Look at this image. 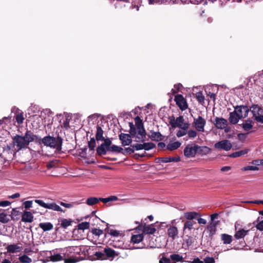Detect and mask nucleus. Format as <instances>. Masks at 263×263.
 Here are the masks:
<instances>
[{"mask_svg": "<svg viewBox=\"0 0 263 263\" xmlns=\"http://www.w3.org/2000/svg\"><path fill=\"white\" fill-rule=\"evenodd\" d=\"M170 258L174 262H183V258L178 254H173L170 256Z\"/></svg>", "mask_w": 263, "mask_h": 263, "instance_id": "43", "label": "nucleus"}, {"mask_svg": "<svg viewBox=\"0 0 263 263\" xmlns=\"http://www.w3.org/2000/svg\"><path fill=\"white\" fill-rule=\"evenodd\" d=\"M107 151L111 152L120 153L123 154V155H125V153L123 152V149L122 147L117 146L116 145H111L108 148V149H107Z\"/></svg>", "mask_w": 263, "mask_h": 263, "instance_id": "36", "label": "nucleus"}, {"mask_svg": "<svg viewBox=\"0 0 263 263\" xmlns=\"http://www.w3.org/2000/svg\"><path fill=\"white\" fill-rule=\"evenodd\" d=\"M219 221H211L209 224L207 226L206 229L209 231V237L212 239V237L215 234L216 232V227L219 223Z\"/></svg>", "mask_w": 263, "mask_h": 263, "instance_id": "21", "label": "nucleus"}, {"mask_svg": "<svg viewBox=\"0 0 263 263\" xmlns=\"http://www.w3.org/2000/svg\"><path fill=\"white\" fill-rule=\"evenodd\" d=\"M15 154L16 153L11 148V146L7 145V146L4 148L2 158L5 160L9 161L13 160Z\"/></svg>", "mask_w": 263, "mask_h": 263, "instance_id": "10", "label": "nucleus"}, {"mask_svg": "<svg viewBox=\"0 0 263 263\" xmlns=\"http://www.w3.org/2000/svg\"><path fill=\"white\" fill-rule=\"evenodd\" d=\"M104 141V145H105V147L106 149H108V148L111 146V141L110 140L109 138H104L103 140Z\"/></svg>", "mask_w": 263, "mask_h": 263, "instance_id": "61", "label": "nucleus"}, {"mask_svg": "<svg viewBox=\"0 0 263 263\" xmlns=\"http://www.w3.org/2000/svg\"><path fill=\"white\" fill-rule=\"evenodd\" d=\"M196 98L198 102L203 105L204 102V96L203 95L202 91L197 92L196 93Z\"/></svg>", "mask_w": 263, "mask_h": 263, "instance_id": "47", "label": "nucleus"}, {"mask_svg": "<svg viewBox=\"0 0 263 263\" xmlns=\"http://www.w3.org/2000/svg\"><path fill=\"white\" fill-rule=\"evenodd\" d=\"M193 123L196 130L199 132H204L206 121L201 116H199L197 118H194Z\"/></svg>", "mask_w": 263, "mask_h": 263, "instance_id": "14", "label": "nucleus"}, {"mask_svg": "<svg viewBox=\"0 0 263 263\" xmlns=\"http://www.w3.org/2000/svg\"><path fill=\"white\" fill-rule=\"evenodd\" d=\"M159 160L161 162L168 163L171 162H179L180 161V158L179 156L177 157H161L158 158Z\"/></svg>", "mask_w": 263, "mask_h": 263, "instance_id": "27", "label": "nucleus"}, {"mask_svg": "<svg viewBox=\"0 0 263 263\" xmlns=\"http://www.w3.org/2000/svg\"><path fill=\"white\" fill-rule=\"evenodd\" d=\"M196 222L193 220H186L183 224V231L184 232L186 229H188L191 231L193 229L194 224H196Z\"/></svg>", "mask_w": 263, "mask_h": 263, "instance_id": "33", "label": "nucleus"}, {"mask_svg": "<svg viewBox=\"0 0 263 263\" xmlns=\"http://www.w3.org/2000/svg\"><path fill=\"white\" fill-rule=\"evenodd\" d=\"M23 138L26 140L27 144L29 145L30 142L37 140V136L33 134L31 130H27Z\"/></svg>", "mask_w": 263, "mask_h": 263, "instance_id": "22", "label": "nucleus"}, {"mask_svg": "<svg viewBox=\"0 0 263 263\" xmlns=\"http://www.w3.org/2000/svg\"><path fill=\"white\" fill-rule=\"evenodd\" d=\"M151 134L148 135L149 138L153 141H160L163 140V136L160 132L150 131Z\"/></svg>", "mask_w": 263, "mask_h": 263, "instance_id": "24", "label": "nucleus"}, {"mask_svg": "<svg viewBox=\"0 0 263 263\" xmlns=\"http://www.w3.org/2000/svg\"><path fill=\"white\" fill-rule=\"evenodd\" d=\"M104 250L102 252H96L94 254V256L96 257V258L98 260H105V257L104 256Z\"/></svg>", "mask_w": 263, "mask_h": 263, "instance_id": "52", "label": "nucleus"}, {"mask_svg": "<svg viewBox=\"0 0 263 263\" xmlns=\"http://www.w3.org/2000/svg\"><path fill=\"white\" fill-rule=\"evenodd\" d=\"M235 228L236 232L234 235V237L236 239L243 238L249 232V230H246L241 228L238 229V226L236 225L235 226Z\"/></svg>", "mask_w": 263, "mask_h": 263, "instance_id": "19", "label": "nucleus"}, {"mask_svg": "<svg viewBox=\"0 0 263 263\" xmlns=\"http://www.w3.org/2000/svg\"><path fill=\"white\" fill-rule=\"evenodd\" d=\"M143 227V232L145 234H153L156 231V229L154 227V224H151L149 225H146L145 223L142 225L140 224L138 227Z\"/></svg>", "mask_w": 263, "mask_h": 263, "instance_id": "20", "label": "nucleus"}, {"mask_svg": "<svg viewBox=\"0 0 263 263\" xmlns=\"http://www.w3.org/2000/svg\"><path fill=\"white\" fill-rule=\"evenodd\" d=\"M234 107V110L236 111L241 119L246 118L250 111V109L247 105H237Z\"/></svg>", "mask_w": 263, "mask_h": 263, "instance_id": "9", "label": "nucleus"}, {"mask_svg": "<svg viewBox=\"0 0 263 263\" xmlns=\"http://www.w3.org/2000/svg\"><path fill=\"white\" fill-rule=\"evenodd\" d=\"M129 126L130 127L129 129V133L131 135V136L136 137V128L135 127V125H134L133 122H129Z\"/></svg>", "mask_w": 263, "mask_h": 263, "instance_id": "51", "label": "nucleus"}, {"mask_svg": "<svg viewBox=\"0 0 263 263\" xmlns=\"http://www.w3.org/2000/svg\"><path fill=\"white\" fill-rule=\"evenodd\" d=\"M39 142L43 144L45 146L54 148L56 152H59L62 150L63 139L59 136L56 137L47 136L40 139Z\"/></svg>", "mask_w": 263, "mask_h": 263, "instance_id": "1", "label": "nucleus"}, {"mask_svg": "<svg viewBox=\"0 0 263 263\" xmlns=\"http://www.w3.org/2000/svg\"><path fill=\"white\" fill-rule=\"evenodd\" d=\"M172 128H176L177 127L181 128V129H187L189 128V124L184 122V119L182 116H180L176 119L174 117L170 119L169 121Z\"/></svg>", "mask_w": 263, "mask_h": 263, "instance_id": "4", "label": "nucleus"}, {"mask_svg": "<svg viewBox=\"0 0 263 263\" xmlns=\"http://www.w3.org/2000/svg\"><path fill=\"white\" fill-rule=\"evenodd\" d=\"M96 150L97 154L99 156L104 155L106 154V149L102 148V146H98Z\"/></svg>", "mask_w": 263, "mask_h": 263, "instance_id": "57", "label": "nucleus"}, {"mask_svg": "<svg viewBox=\"0 0 263 263\" xmlns=\"http://www.w3.org/2000/svg\"><path fill=\"white\" fill-rule=\"evenodd\" d=\"M221 240L223 244H230L232 241V236L227 234H222L221 235Z\"/></svg>", "mask_w": 263, "mask_h": 263, "instance_id": "35", "label": "nucleus"}, {"mask_svg": "<svg viewBox=\"0 0 263 263\" xmlns=\"http://www.w3.org/2000/svg\"><path fill=\"white\" fill-rule=\"evenodd\" d=\"M57 165H58L57 160H54V161L53 160V161H51L49 162L47 164L46 166L48 169H50V168H51L53 167H55Z\"/></svg>", "mask_w": 263, "mask_h": 263, "instance_id": "58", "label": "nucleus"}, {"mask_svg": "<svg viewBox=\"0 0 263 263\" xmlns=\"http://www.w3.org/2000/svg\"><path fill=\"white\" fill-rule=\"evenodd\" d=\"M184 245L185 249H189V248L192 245L194 242V240L191 236H187V238L184 240Z\"/></svg>", "mask_w": 263, "mask_h": 263, "instance_id": "48", "label": "nucleus"}, {"mask_svg": "<svg viewBox=\"0 0 263 263\" xmlns=\"http://www.w3.org/2000/svg\"><path fill=\"white\" fill-rule=\"evenodd\" d=\"M104 131L102 127L99 125L97 126V132L96 134V139L97 141H103L104 139L103 137Z\"/></svg>", "mask_w": 263, "mask_h": 263, "instance_id": "29", "label": "nucleus"}, {"mask_svg": "<svg viewBox=\"0 0 263 263\" xmlns=\"http://www.w3.org/2000/svg\"><path fill=\"white\" fill-rule=\"evenodd\" d=\"M171 258L165 257H162L159 260V263H176L175 262H171Z\"/></svg>", "mask_w": 263, "mask_h": 263, "instance_id": "63", "label": "nucleus"}, {"mask_svg": "<svg viewBox=\"0 0 263 263\" xmlns=\"http://www.w3.org/2000/svg\"><path fill=\"white\" fill-rule=\"evenodd\" d=\"M249 151V149L248 148H245L242 150L235 152L234 153H232L229 155V157L231 158H236L238 157L243 155H245L247 154L248 152Z\"/></svg>", "mask_w": 263, "mask_h": 263, "instance_id": "31", "label": "nucleus"}, {"mask_svg": "<svg viewBox=\"0 0 263 263\" xmlns=\"http://www.w3.org/2000/svg\"><path fill=\"white\" fill-rule=\"evenodd\" d=\"M213 123L215 127L218 129H223L228 125L227 120L222 117H216Z\"/></svg>", "mask_w": 263, "mask_h": 263, "instance_id": "17", "label": "nucleus"}, {"mask_svg": "<svg viewBox=\"0 0 263 263\" xmlns=\"http://www.w3.org/2000/svg\"><path fill=\"white\" fill-rule=\"evenodd\" d=\"M18 259L21 263H31L32 262V259L26 254L20 256Z\"/></svg>", "mask_w": 263, "mask_h": 263, "instance_id": "46", "label": "nucleus"}, {"mask_svg": "<svg viewBox=\"0 0 263 263\" xmlns=\"http://www.w3.org/2000/svg\"><path fill=\"white\" fill-rule=\"evenodd\" d=\"M21 244H13L8 245L6 247L7 252L11 253H14L20 251L22 249V247L20 246Z\"/></svg>", "mask_w": 263, "mask_h": 263, "instance_id": "26", "label": "nucleus"}, {"mask_svg": "<svg viewBox=\"0 0 263 263\" xmlns=\"http://www.w3.org/2000/svg\"><path fill=\"white\" fill-rule=\"evenodd\" d=\"M232 147V144L228 140H223L216 142L214 144L215 148L218 150H224L226 151H228L231 149Z\"/></svg>", "mask_w": 263, "mask_h": 263, "instance_id": "7", "label": "nucleus"}, {"mask_svg": "<svg viewBox=\"0 0 263 263\" xmlns=\"http://www.w3.org/2000/svg\"><path fill=\"white\" fill-rule=\"evenodd\" d=\"M12 139L13 143L18 147V150L26 147L28 145L23 136L17 135L14 136Z\"/></svg>", "mask_w": 263, "mask_h": 263, "instance_id": "11", "label": "nucleus"}, {"mask_svg": "<svg viewBox=\"0 0 263 263\" xmlns=\"http://www.w3.org/2000/svg\"><path fill=\"white\" fill-rule=\"evenodd\" d=\"M64 256H62L60 254H54L50 256V260L53 262L61 261L64 259Z\"/></svg>", "mask_w": 263, "mask_h": 263, "instance_id": "49", "label": "nucleus"}, {"mask_svg": "<svg viewBox=\"0 0 263 263\" xmlns=\"http://www.w3.org/2000/svg\"><path fill=\"white\" fill-rule=\"evenodd\" d=\"M113 242L115 243L113 246L115 248H120L124 245L123 241L118 239V240H114Z\"/></svg>", "mask_w": 263, "mask_h": 263, "instance_id": "60", "label": "nucleus"}, {"mask_svg": "<svg viewBox=\"0 0 263 263\" xmlns=\"http://www.w3.org/2000/svg\"><path fill=\"white\" fill-rule=\"evenodd\" d=\"M79 156L82 158H86L87 153V148L85 147L84 148H81L79 150Z\"/></svg>", "mask_w": 263, "mask_h": 263, "instance_id": "59", "label": "nucleus"}, {"mask_svg": "<svg viewBox=\"0 0 263 263\" xmlns=\"http://www.w3.org/2000/svg\"><path fill=\"white\" fill-rule=\"evenodd\" d=\"M119 138L123 146L129 145L132 142V136L129 134L121 133L119 135Z\"/></svg>", "mask_w": 263, "mask_h": 263, "instance_id": "15", "label": "nucleus"}, {"mask_svg": "<svg viewBox=\"0 0 263 263\" xmlns=\"http://www.w3.org/2000/svg\"><path fill=\"white\" fill-rule=\"evenodd\" d=\"M39 226L44 231L51 230L53 228V224L50 222L40 223H39Z\"/></svg>", "mask_w": 263, "mask_h": 263, "instance_id": "32", "label": "nucleus"}, {"mask_svg": "<svg viewBox=\"0 0 263 263\" xmlns=\"http://www.w3.org/2000/svg\"><path fill=\"white\" fill-rule=\"evenodd\" d=\"M143 239V234L133 235L131 237V242L134 243H138Z\"/></svg>", "mask_w": 263, "mask_h": 263, "instance_id": "37", "label": "nucleus"}, {"mask_svg": "<svg viewBox=\"0 0 263 263\" xmlns=\"http://www.w3.org/2000/svg\"><path fill=\"white\" fill-rule=\"evenodd\" d=\"M135 125L138 132V135L136 136L135 141L143 142L145 140L146 133L144 127L142 120L139 116L135 118Z\"/></svg>", "mask_w": 263, "mask_h": 263, "instance_id": "2", "label": "nucleus"}, {"mask_svg": "<svg viewBox=\"0 0 263 263\" xmlns=\"http://www.w3.org/2000/svg\"><path fill=\"white\" fill-rule=\"evenodd\" d=\"M204 263H215V259L213 257H206L204 259Z\"/></svg>", "mask_w": 263, "mask_h": 263, "instance_id": "64", "label": "nucleus"}, {"mask_svg": "<svg viewBox=\"0 0 263 263\" xmlns=\"http://www.w3.org/2000/svg\"><path fill=\"white\" fill-rule=\"evenodd\" d=\"M80 250V249L78 247L69 246L63 249L62 251H63L64 257H66V256H68L72 254L78 253H79Z\"/></svg>", "mask_w": 263, "mask_h": 263, "instance_id": "18", "label": "nucleus"}, {"mask_svg": "<svg viewBox=\"0 0 263 263\" xmlns=\"http://www.w3.org/2000/svg\"><path fill=\"white\" fill-rule=\"evenodd\" d=\"M61 227L64 229L67 228L68 227L71 225L72 220L71 219L62 218L61 220Z\"/></svg>", "mask_w": 263, "mask_h": 263, "instance_id": "38", "label": "nucleus"}, {"mask_svg": "<svg viewBox=\"0 0 263 263\" xmlns=\"http://www.w3.org/2000/svg\"><path fill=\"white\" fill-rule=\"evenodd\" d=\"M88 144V147L90 150H93L96 145L95 139L94 138H91Z\"/></svg>", "mask_w": 263, "mask_h": 263, "instance_id": "55", "label": "nucleus"}, {"mask_svg": "<svg viewBox=\"0 0 263 263\" xmlns=\"http://www.w3.org/2000/svg\"><path fill=\"white\" fill-rule=\"evenodd\" d=\"M104 231L107 233L114 237H118L120 234L119 231L116 230L109 229L108 227H107Z\"/></svg>", "mask_w": 263, "mask_h": 263, "instance_id": "44", "label": "nucleus"}, {"mask_svg": "<svg viewBox=\"0 0 263 263\" xmlns=\"http://www.w3.org/2000/svg\"><path fill=\"white\" fill-rule=\"evenodd\" d=\"M21 212L16 210L13 209L11 213V219L13 220H17L20 218Z\"/></svg>", "mask_w": 263, "mask_h": 263, "instance_id": "42", "label": "nucleus"}, {"mask_svg": "<svg viewBox=\"0 0 263 263\" xmlns=\"http://www.w3.org/2000/svg\"><path fill=\"white\" fill-rule=\"evenodd\" d=\"M90 223L88 222H83L78 225V228L79 230H84L89 229Z\"/></svg>", "mask_w": 263, "mask_h": 263, "instance_id": "50", "label": "nucleus"}, {"mask_svg": "<svg viewBox=\"0 0 263 263\" xmlns=\"http://www.w3.org/2000/svg\"><path fill=\"white\" fill-rule=\"evenodd\" d=\"M241 126L244 130L249 131L252 127V121L250 119H248L245 121V122L241 124Z\"/></svg>", "mask_w": 263, "mask_h": 263, "instance_id": "34", "label": "nucleus"}, {"mask_svg": "<svg viewBox=\"0 0 263 263\" xmlns=\"http://www.w3.org/2000/svg\"><path fill=\"white\" fill-rule=\"evenodd\" d=\"M259 168L256 166L249 165L242 167L241 170L243 171H257Z\"/></svg>", "mask_w": 263, "mask_h": 263, "instance_id": "56", "label": "nucleus"}, {"mask_svg": "<svg viewBox=\"0 0 263 263\" xmlns=\"http://www.w3.org/2000/svg\"><path fill=\"white\" fill-rule=\"evenodd\" d=\"M91 233L97 238L93 241V243L95 245L102 244L104 239L107 237V233H105L103 237L101 239H99V237L104 234L103 230L99 229L93 228Z\"/></svg>", "mask_w": 263, "mask_h": 263, "instance_id": "6", "label": "nucleus"}, {"mask_svg": "<svg viewBox=\"0 0 263 263\" xmlns=\"http://www.w3.org/2000/svg\"><path fill=\"white\" fill-rule=\"evenodd\" d=\"M203 147L198 146L195 144H188L184 149V155L187 158L194 157L197 153H200L203 149Z\"/></svg>", "mask_w": 263, "mask_h": 263, "instance_id": "3", "label": "nucleus"}, {"mask_svg": "<svg viewBox=\"0 0 263 263\" xmlns=\"http://www.w3.org/2000/svg\"><path fill=\"white\" fill-rule=\"evenodd\" d=\"M174 101L176 102L177 105L182 111L187 108L188 105L186 99L182 95L178 94L176 95Z\"/></svg>", "mask_w": 263, "mask_h": 263, "instance_id": "8", "label": "nucleus"}, {"mask_svg": "<svg viewBox=\"0 0 263 263\" xmlns=\"http://www.w3.org/2000/svg\"><path fill=\"white\" fill-rule=\"evenodd\" d=\"M9 219L7 218V215L4 213H0V222L3 223H7L9 221Z\"/></svg>", "mask_w": 263, "mask_h": 263, "instance_id": "54", "label": "nucleus"}, {"mask_svg": "<svg viewBox=\"0 0 263 263\" xmlns=\"http://www.w3.org/2000/svg\"><path fill=\"white\" fill-rule=\"evenodd\" d=\"M118 200V198L116 196H110L107 198H99V201H101L104 203H106L108 202L115 201Z\"/></svg>", "mask_w": 263, "mask_h": 263, "instance_id": "39", "label": "nucleus"}, {"mask_svg": "<svg viewBox=\"0 0 263 263\" xmlns=\"http://www.w3.org/2000/svg\"><path fill=\"white\" fill-rule=\"evenodd\" d=\"M99 202V198L91 197L87 198L86 201V203L89 206H92L98 203Z\"/></svg>", "mask_w": 263, "mask_h": 263, "instance_id": "41", "label": "nucleus"}, {"mask_svg": "<svg viewBox=\"0 0 263 263\" xmlns=\"http://www.w3.org/2000/svg\"><path fill=\"white\" fill-rule=\"evenodd\" d=\"M60 204L64 207H65L66 208H72L74 205H77L79 204V202H73L70 203H67L63 202L62 201H60L59 202Z\"/></svg>", "mask_w": 263, "mask_h": 263, "instance_id": "53", "label": "nucleus"}, {"mask_svg": "<svg viewBox=\"0 0 263 263\" xmlns=\"http://www.w3.org/2000/svg\"><path fill=\"white\" fill-rule=\"evenodd\" d=\"M104 256L105 259L112 260L115 257L120 256V252L115 251L114 249L106 246L104 248Z\"/></svg>", "mask_w": 263, "mask_h": 263, "instance_id": "12", "label": "nucleus"}, {"mask_svg": "<svg viewBox=\"0 0 263 263\" xmlns=\"http://www.w3.org/2000/svg\"><path fill=\"white\" fill-rule=\"evenodd\" d=\"M189 138H194L197 136V133L196 131L191 129L187 132Z\"/></svg>", "mask_w": 263, "mask_h": 263, "instance_id": "62", "label": "nucleus"}, {"mask_svg": "<svg viewBox=\"0 0 263 263\" xmlns=\"http://www.w3.org/2000/svg\"><path fill=\"white\" fill-rule=\"evenodd\" d=\"M181 145V143L176 141L173 143H169L167 145V149L170 151H174L179 148Z\"/></svg>", "mask_w": 263, "mask_h": 263, "instance_id": "40", "label": "nucleus"}, {"mask_svg": "<svg viewBox=\"0 0 263 263\" xmlns=\"http://www.w3.org/2000/svg\"><path fill=\"white\" fill-rule=\"evenodd\" d=\"M167 234L169 237H171L173 240L178 237V230L176 227L167 225Z\"/></svg>", "mask_w": 263, "mask_h": 263, "instance_id": "16", "label": "nucleus"}, {"mask_svg": "<svg viewBox=\"0 0 263 263\" xmlns=\"http://www.w3.org/2000/svg\"><path fill=\"white\" fill-rule=\"evenodd\" d=\"M249 109L255 118L262 112V109L257 104L252 105Z\"/></svg>", "mask_w": 263, "mask_h": 263, "instance_id": "28", "label": "nucleus"}, {"mask_svg": "<svg viewBox=\"0 0 263 263\" xmlns=\"http://www.w3.org/2000/svg\"><path fill=\"white\" fill-rule=\"evenodd\" d=\"M132 147L135 148L136 151H139L141 149H145L146 151H149L155 147L156 145L152 142L144 143L143 144L137 143L135 144L131 145Z\"/></svg>", "mask_w": 263, "mask_h": 263, "instance_id": "13", "label": "nucleus"}, {"mask_svg": "<svg viewBox=\"0 0 263 263\" xmlns=\"http://www.w3.org/2000/svg\"><path fill=\"white\" fill-rule=\"evenodd\" d=\"M200 216V214L196 212H188L184 214V217L187 220H193L195 219L197 216Z\"/></svg>", "mask_w": 263, "mask_h": 263, "instance_id": "30", "label": "nucleus"}, {"mask_svg": "<svg viewBox=\"0 0 263 263\" xmlns=\"http://www.w3.org/2000/svg\"><path fill=\"white\" fill-rule=\"evenodd\" d=\"M22 221L25 222H32L33 221V216L30 212L24 211L22 215Z\"/></svg>", "mask_w": 263, "mask_h": 263, "instance_id": "25", "label": "nucleus"}, {"mask_svg": "<svg viewBox=\"0 0 263 263\" xmlns=\"http://www.w3.org/2000/svg\"><path fill=\"white\" fill-rule=\"evenodd\" d=\"M34 201L43 208L52 210L55 211L65 212V211L55 203H45L43 200L40 199H36Z\"/></svg>", "mask_w": 263, "mask_h": 263, "instance_id": "5", "label": "nucleus"}, {"mask_svg": "<svg viewBox=\"0 0 263 263\" xmlns=\"http://www.w3.org/2000/svg\"><path fill=\"white\" fill-rule=\"evenodd\" d=\"M241 119L236 111L234 110L229 114V121L231 124H236Z\"/></svg>", "mask_w": 263, "mask_h": 263, "instance_id": "23", "label": "nucleus"}, {"mask_svg": "<svg viewBox=\"0 0 263 263\" xmlns=\"http://www.w3.org/2000/svg\"><path fill=\"white\" fill-rule=\"evenodd\" d=\"M16 121L18 124L20 125L23 123L24 118L23 112H17L15 115Z\"/></svg>", "mask_w": 263, "mask_h": 263, "instance_id": "45", "label": "nucleus"}]
</instances>
